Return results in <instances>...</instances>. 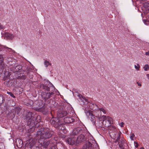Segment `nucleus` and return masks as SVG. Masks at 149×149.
I'll return each instance as SVG.
<instances>
[{
    "label": "nucleus",
    "mask_w": 149,
    "mask_h": 149,
    "mask_svg": "<svg viewBox=\"0 0 149 149\" xmlns=\"http://www.w3.org/2000/svg\"><path fill=\"white\" fill-rule=\"evenodd\" d=\"M38 118L37 114L31 112H29L26 114L25 119L28 125L29 126L31 131L33 130L35 132L36 131L37 133L40 127H42L40 126V123L38 122V120L36 121L37 118Z\"/></svg>",
    "instance_id": "nucleus-1"
},
{
    "label": "nucleus",
    "mask_w": 149,
    "mask_h": 149,
    "mask_svg": "<svg viewBox=\"0 0 149 149\" xmlns=\"http://www.w3.org/2000/svg\"><path fill=\"white\" fill-rule=\"evenodd\" d=\"M54 132L47 128H44L42 127H40L38 130L36 135L40 136L42 138L48 139L51 138L54 134Z\"/></svg>",
    "instance_id": "nucleus-2"
},
{
    "label": "nucleus",
    "mask_w": 149,
    "mask_h": 149,
    "mask_svg": "<svg viewBox=\"0 0 149 149\" xmlns=\"http://www.w3.org/2000/svg\"><path fill=\"white\" fill-rule=\"evenodd\" d=\"M57 114L59 117H62L67 116L68 113L67 111V107L64 106H58L57 108Z\"/></svg>",
    "instance_id": "nucleus-3"
},
{
    "label": "nucleus",
    "mask_w": 149,
    "mask_h": 149,
    "mask_svg": "<svg viewBox=\"0 0 149 149\" xmlns=\"http://www.w3.org/2000/svg\"><path fill=\"white\" fill-rule=\"evenodd\" d=\"M38 107H35L34 109L36 111L42 112L44 114H45L47 112V104H44L42 107V102H39Z\"/></svg>",
    "instance_id": "nucleus-4"
},
{
    "label": "nucleus",
    "mask_w": 149,
    "mask_h": 149,
    "mask_svg": "<svg viewBox=\"0 0 149 149\" xmlns=\"http://www.w3.org/2000/svg\"><path fill=\"white\" fill-rule=\"evenodd\" d=\"M45 84H41L40 85L39 87L40 89L42 90H43L45 91H50V88L46 85H48L49 84H50V85L54 87V89L55 88L53 85L50 83L49 81H45L44 82Z\"/></svg>",
    "instance_id": "nucleus-5"
},
{
    "label": "nucleus",
    "mask_w": 149,
    "mask_h": 149,
    "mask_svg": "<svg viewBox=\"0 0 149 149\" xmlns=\"http://www.w3.org/2000/svg\"><path fill=\"white\" fill-rule=\"evenodd\" d=\"M50 122L52 125L54 126L55 128L60 129L62 124L60 121L56 118H54L51 119Z\"/></svg>",
    "instance_id": "nucleus-6"
},
{
    "label": "nucleus",
    "mask_w": 149,
    "mask_h": 149,
    "mask_svg": "<svg viewBox=\"0 0 149 149\" xmlns=\"http://www.w3.org/2000/svg\"><path fill=\"white\" fill-rule=\"evenodd\" d=\"M102 117L103 119L102 122L103 125L106 127H109L110 125L111 124V118L109 116H107L104 115L102 116Z\"/></svg>",
    "instance_id": "nucleus-7"
},
{
    "label": "nucleus",
    "mask_w": 149,
    "mask_h": 149,
    "mask_svg": "<svg viewBox=\"0 0 149 149\" xmlns=\"http://www.w3.org/2000/svg\"><path fill=\"white\" fill-rule=\"evenodd\" d=\"M77 138L74 137L73 135H70L66 140V142L69 144L72 145L74 144H76Z\"/></svg>",
    "instance_id": "nucleus-8"
},
{
    "label": "nucleus",
    "mask_w": 149,
    "mask_h": 149,
    "mask_svg": "<svg viewBox=\"0 0 149 149\" xmlns=\"http://www.w3.org/2000/svg\"><path fill=\"white\" fill-rule=\"evenodd\" d=\"M96 119L97 120L96 122H95V124L93 125H95L97 129H102V125H103L102 122V118L99 116H96Z\"/></svg>",
    "instance_id": "nucleus-9"
},
{
    "label": "nucleus",
    "mask_w": 149,
    "mask_h": 149,
    "mask_svg": "<svg viewBox=\"0 0 149 149\" xmlns=\"http://www.w3.org/2000/svg\"><path fill=\"white\" fill-rule=\"evenodd\" d=\"M54 94L53 92H46L42 91L41 93L42 97L44 98L45 101L50 99L52 96Z\"/></svg>",
    "instance_id": "nucleus-10"
},
{
    "label": "nucleus",
    "mask_w": 149,
    "mask_h": 149,
    "mask_svg": "<svg viewBox=\"0 0 149 149\" xmlns=\"http://www.w3.org/2000/svg\"><path fill=\"white\" fill-rule=\"evenodd\" d=\"M86 141V137L85 136L84 134L81 133V134L77 137L76 145L77 146L78 144L79 143H85Z\"/></svg>",
    "instance_id": "nucleus-11"
},
{
    "label": "nucleus",
    "mask_w": 149,
    "mask_h": 149,
    "mask_svg": "<svg viewBox=\"0 0 149 149\" xmlns=\"http://www.w3.org/2000/svg\"><path fill=\"white\" fill-rule=\"evenodd\" d=\"M84 130L81 127L76 128L73 130L71 135H73L74 137L78 134H80L83 132Z\"/></svg>",
    "instance_id": "nucleus-12"
},
{
    "label": "nucleus",
    "mask_w": 149,
    "mask_h": 149,
    "mask_svg": "<svg viewBox=\"0 0 149 149\" xmlns=\"http://www.w3.org/2000/svg\"><path fill=\"white\" fill-rule=\"evenodd\" d=\"M85 142L86 144L83 146V149H94V145L90 142L86 141Z\"/></svg>",
    "instance_id": "nucleus-13"
},
{
    "label": "nucleus",
    "mask_w": 149,
    "mask_h": 149,
    "mask_svg": "<svg viewBox=\"0 0 149 149\" xmlns=\"http://www.w3.org/2000/svg\"><path fill=\"white\" fill-rule=\"evenodd\" d=\"M4 84L8 87H13L17 84V81L14 80H9L8 81H6Z\"/></svg>",
    "instance_id": "nucleus-14"
},
{
    "label": "nucleus",
    "mask_w": 149,
    "mask_h": 149,
    "mask_svg": "<svg viewBox=\"0 0 149 149\" xmlns=\"http://www.w3.org/2000/svg\"><path fill=\"white\" fill-rule=\"evenodd\" d=\"M65 123H72L75 122V120L73 117L67 116L63 119Z\"/></svg>",
    "instance_id": "nucleus-15"
},
{
    "label": "nucleus",
    "mask_w": 149,
    "mask_h": 149,
    "mask_svg": "<svg viewBox=\"0 0 149 149\" xmlns=\"http://www.w3.org/2000/svg\"><path fill=\"white\" fill-rule=\"evenodd\" d=\"M20 73L19 74H18L17 78V79H21V80H25L26 78L27 77V74H24V72H25L24 70H23L22 71H20Z\"/></svg>",
    "instance_id": "nucleus-16"
},
{
    "label": "nucleus",
    "mask_w": 149,
    "mask_h": 149,
    "mask_svg": "<svg viewBox=\"0 0 149 149\" xmlns=\"http://www.w3.org/2000/svg\"><path fill=\"white\" fill-rule=\"evenodd\" d=\"M55 141L54 140H49L47 141H45L44 143V145L43 146L46 147L48 146H53V143Z\"/></svg>",
    "instance_id": "nucleus-17"
},
{
    "label": "nucleus",
    "mask_w": 149,
    "mask_h": 149,
    "mask_svg": "<svg viewBox=\"0 0 149 149\" xmlns=\"http://www.w3.org/2000/svg\"><path fill=\"white\" fill-rule=\"evenodd\" d=\"M37 137H38V142L39 144V145L40 144L41 146H43L44 145L45 143V139L44 138H42L40 136V135L39 136H37L36 135Z\"/></svg>",
    "instance_id": "nucleus-18"
},
{
    "label": "nucleus",
    "mask_w": 149,
    "mask_h": 149,
    "mask_svg": "<svg viewBox=\"0 0 149 149\" xmlns=\"http://www.w3.org/2000/svg\"><path fill=\"white\" fill-rule=\"evenodd\" d=\"M119 146L120 148L122 149H124L125 146L127 145L125 141L121 140L118 141Z\"/></svg>",
    "instance_id": "nucleus-19"
},
{
    "label": "nucleus",
    "mask_w": 149,
    "mask_h": 149,
    "mask_svg": "<svg viewBox=\"0 0 149 149\" xmlns=\"http://www.w3.org/2000/svg\"><path fill=\"white\" fill-rule=\"evenodd\" d=\"M144 6L145 12L147 13L149 12V1H147L144 4Z\"/></svg>",
    "instance_id": "nucleus-20"
},
{
    "label": "nucleus",
    "mask_w": 149,
    "mask_h": 149,
    "mask_svg": "<svg viewBox=\"0 0 149 149\" xmlns=\"http://www.w3.org/2000/svg\"><path fill=\"white\" fill-rule=\"evenodd\" d=\"M14 69L13 70H14V71L15 72H20L19 71L22 69V67L21 65H19L16 66H15L14 67Z\"/></svg>",
    "instance_id": "nucleus-21"
},
{
    "label": "nucleus",
    "mask_w": 149,
    "mask_h": 149,
    "mask_svg": "<svg viewBox=\"0 0 149 149\" xmlns=\"http://www.w3.org/2000/svg\"><path fill=\"white\" fill-rule=\"evenodd\" d=\"M90 116H91V120L93 122V124H95V122L97 119H96V117L92 113L91 114H90Z\"/></svg>",
    "instance_id": "nucleus-22"
},
{
    "label": "nucleus",
    "mask_w": 149,
    "mask_h": 149,
    "mask_svg": "<svg viewBox=\"0 0 149 149\" xmlns=\"http://www.w3.org/2000/svg\"><path fill=\"white\" fill-rule=\"evenodd\" d=\"M5 36L8 39H12L14 37V36L13 34L8 33H6Z\"/></svg>",
    "instance_id": "nucleus-23"
},
{
    "label": "nucleus",
    "mask_w": 149,
    "mask_h": 149,
    "mask_svg": "<svg viewBox=\"0 0 149 149\" xmlns=\"http://www.w3.org/2000/svg\"><path fill=\"white\" fill-rule=\"evenodd\" d=\"M15 112L13 111L8 114V116L10 119H12L15 117Z\"/></svg>",
    "instance_id": "nucleus-24"
},
{
    "label": "nucleus",
    "mask_w": 149,
    "mask_h": 149,
    "mask_svg": "<svg viewBox=\"0 0 149 149\" xmlns=\"http://www.w3.org/2000/svg\"><path fill=\"white\" fill-rule=\"evenodd\" d=\"M5 67V65L4 64V62L3 63H0V73L2 72H3V69Z\"/></svg>",
    "instance_id": "nucleus-25"
},
{
    "label": "nucleus",
    "mask_w": 149,
    "mask_h": 149,
    "mask_svg": "<svg viewBox=\"0 0 149 149\" xmlns=\"http://www.w3.org/2000/svg\"><path fill=\"white\" fill-rule=\"evenodd\" d=\"M78 97L80 98L81 100L84 103H85L86 101V99L85 97H84L81 94H79L77 96Z\"/></svg>",
    "instance_id": "nucleus-26"
},
{
    "label": "nucleus",
    "mask_w": 149,
    "mask_h": 149,
    "mask_svg": "<svg viewBox=\"0 0 149 149\" xmlns=\"http://www.w3.org/2000/svg\"><path fill=\"white\" fill-rule=\"evenodd\" d=\"M21 110V109L19 107H16L15 109V110L14 111L15 112V113H16L19 116V113Z\"/></svg>",
    "instance_id": "nucleus-27"
},
{
    "label": "nucleus",
    "mask_w": 149,
    "mask_h": 149,
    "mask_svg": "<svg viewBox=\"0 0 149 149\" xmlns=\"http://www.w3.org/2000/svg\"><path fill=\"white\" fill-rule=\"evenodd\" d=\"M44 63L46 67H47L49 65L51 66L52 65L51 63H50L49 61L47 60L45 61Z\"/></svg>",
    "instance_id": "nucleus-28"
},
{
    "label": "nucleus",
    "mask_w": 149,
    "mask_h": 149,
    "mask_svg": "<svg viewBox=\"0 0 149 149\" xmlns=\"http://www.w3.org/2000/svg\"><path fill=\"white\" fill-rule=\"evenodd\" d=\"M5 101V99L1 95H0V104H2Z\"/></svg>",
    "instance_id": "nucleus-29"
},
{
    "label": "nucleus",
    "mask_w": 149,
    "mask_h": 149,
    "mask_svg": "<svg viewBox=\"0 0 149 149\" xmlns=\"http://www.w3.org/2000/svg\"><path fill=\"white\" fill-rule=\"evenodd\" d=\"M85 112L86 115L88 116H90V115L91 114V113H92V111H90L89 110H85Z\"/></svg>",
    "instance_id": "nucleus-30"
},
{
    "label": "nucleus",
    "mask_w": 149,
    "mask_h": 149,
    "mask_svg": "<svg viewBox=\"0 0 149 149\" xmlns=\"http://www.w3.org/2000/svg\"><path fill=\"white\" fill-rule=\"evenodd\" d=\"M4 60V59L3 55L2 54H0V63H3V62Z\"/></svg>",
    "instance_id": "nucleus-31"
},
{
    "label": "nucleus",
    "mask_w": 149,
    "mask_h": 149,
    "mask_svg": "<svg viewBox=\"0 0 149 149\" xmlns=\"http://www.w3.org/2000/svg\"><path fill=\"white\" fill-rule=\"evenodd\" d=\"M143 68L145 71H148L149 70V66L148 64L145 65Z\"/></svg>",
    "instance_id": "nucleus-32"
},
{
    "label": "nucleus",
    "mask_w": 149,
    "mask_h": 149,
    "mask_svg": "<svg viewBox=\"0 0 149 149\" xmlns=\"http://www.w3.org/2000/svg\"><path fill=\"white\" fill-rule=\"evenodd\" d=\"M7 93L11 97H13V98H15V97L14 96L13 94L11 92H7Z\"/></svg>",
    "instance_id": "nucleus-33"
},
{
    "label": "nucleus",
    "mask_w": 149,
    "mask_h": 149,
    "mask_svg": "<svg viewBox=\"0 0 149 149\" xmlns=\"http://www.w3.org/2000/svg\"><path fill=\"white\" fill-rule=\"evenodd\" d=\"M137 66H136V65H134L135 68L137 70H139V68H140V66L139 65V64L137 63Z\"/></svg>",
    "instance_id": "nucleus-34"
},
{
    "label": "nucleus",
    "mask_w": 149,
    "mask_h": 149,
    "mask_svg": "<svg viewBox=\"0 0 149 149\" xmlns=\"http://www.w3.org/2000/svg\"><path fill=\"white\" fill-rule=\"evenodd\" d=\"M26 70H27V71H28L27 73V75H28L29 74V73H30V72L29 71H31L32 70V69L31 68H30V67H29V68H27L26 69Z\"/></svg>",
    "instance_id": "nucleus-35"
},
{
    "label": "nucleus",
    "mask_w": 149,
    "mask_h": 149,
    "mask_svg": "<svg viewBox=\"0 0 149 149\" xmlns=\"http://www.w3.org/2000/svg\"><path fill=\"white\" fill-rule=\"evenodd\" d=\"M143 22L144 24L146 25H149V21L147 20H143Z\"/></svg>",
    "instance_id": "nucleus-36"
},
{
    "label": "nucleus",
    "mask_w": 149,
    "mask_h": 149,
    "mask_svg": "<svg viewBox=\"0 0 149 149\" xmlns=\"http://www.w3.org/2000/svg\"><path fill=\"white\" fill-rule=\"evenodd\" d=\"M99 110L100 111H102L105 114L106 113V112L105 110L102 108H100L99 109Z\"/></svg>",
    "instance_id": "nucleus-37"
},
{
    "label": "nucleus",
    "mask_w": 149,
    "mask_h": 149,
    "mask_svg": "<svg viewBox=\"0 0 149 149\" xmlns=\"http://www.w3.org/2000/svg\"><path fill=\"white\" fill-rule=\"evenodd\" d=\"M135 135L134 134V133H132V134H131V135L130 136V138L131 140H133L134 139H133V137H134V136H135Z\"/></svg>",
    "instance_id": "nucleus-38"
},
{
    "label": "nucleus",
    "mask_w": 149,
    "mask_h": 149,
    "mask_svg": "<svg viewBox=\"0 0 149 149\" xmlns=\"http://www.w3.org/2000/svg\"><path fill=\"white\" fill-rule=\"evenodd\" d=\"M120 134H119L118 137H117V139H116V141H118L120 140Z\"/></svg>",
    "instance_id": "nucleus-39"
},
{
    "label": "nucleus",
    "mask_w": 149,
    "mask_h": 149,
    "mask_svg": "<svg viewBox=\"0 0 149 149\" xmlns=\"http://www.w3.org/2000/svg\"><path fill=\"white\" fill-rule=\"evenodd\" d=\"M29 105H32L33 104V101L32 100H30L29 102Z\"/></svg>",
    "instance_id": "nucleus-40"
},
{
    "label": "nucleus",
    "mask_w": 149,
    "mask_h": 149,
    "mask_svg": "<svg viewBox=\"0 0 149 149\" xmlns=\"http://www.w3.org/2000/svg\"><path fill=\"white\" fill-rule=\"evenodd\" d=\"M18 142H19V144H20L21 145H22L23 143L21 139H19L18 140Z\"/></svg>",
    "instance_id": "nucleus-41"
},
{
    "label": "nucleus",
    "mask_w": 149,
    "mask_h": 149,
    "mask_svg": "<svg viewBox=\"0 0 149 149\" xmlns=\"http://www.w3.org/2000/svg\"><path fill=\"white\" fill-rule=\"evenodd\" d=\"M4 27L0 23V29H3Z\"/></svg>",
    "instance_id": "nucleus-42"
},
{
    "label": "nucleus",
    "mask_w": 149,
    "mask_h": 149,
    "mask_svg": "<svg viewBox=\"0 0 149 149\" xmlns=\"http://www.w3.org/2000/svg\"><path fill=\"white\" fill-rule=\"evenodd\" d=\"M134 143L136 144V145L135 146V147L136 148H137L139 146V144L137 142L135 141L134 142Z\"/></svg>",
    "instance_id": "nucleus-43"
},
{
    "label": "nucleus",
    "mask_w": 149,
    "mask_h": 149,
    "mask_svg": "<svg viewBox=\"0 0 149 149\" xmlns=\"http://www.w3.org/2000/svg\"><path fill=\"white\" fill-rule=\"evenodd\" d=\"M12 104L11 105L12 106H15V103L14 102L12 101Z\"/></svg>",
    "instance_id": "nucleus-44"
},
{
    "label": "nucleus",
    "mask_w": 149,
    "mask_h": 149,
    "mask_svg": "<svg viewBox=\"0 0 149 149\" xmlns=\"http://www.w3.org/2000/svg\"><path fill=\"white\" fill-rule=\"evenodd\" d=\"M51 147L49 149H55V146H54V145H53V146H51Z\"/></svg>",
    "instance_id": "nucleus-45"
},
{
    "label": "nucleus",
    "mask_w": 149,
    "mask_h": 149,
    "mask_svg": "<svg viewBox=\"0 0 149 149\" xmlns=\"http://www.w3.org/2000/svg\"><path fill=\"white\" fill-rule=\"evenodd\" d=\"M3 46H0V51H1L3 49Z\"/></svg>",
    "instance_id": "nucleus-46"
},
{
    "label": "nucleus",
    "mask_w": 149,
    "mask_h": 149,
    "mask_svg": "<svg viewBox=\"0 0 149 149\" xmlns=\"http://www.w3.org/2000/svg\"><path fill=\"white\" fill-rule=\"evenodd\" d=\"M137 84L138 85V86H141V84H140L138 82H137Z\"/></svg>",
    "instance_id": "nucleus-47"
},
{
    "label": "nucleus",
    "mask_w": 149,
    "mask_h": 149,
    "mask_svg": "<svg viewBox=\"0 0 149 149\" xmlns=\"http://www.w3.org/2000/svg\"><path fill=\"white\" fill-rule=\"evenodd\" d=\"M145 54L146 55H148V56H149V52H146Z\"/></svg>",
    "instance_id": "nucleus-48"
},
{
    "label": "nucleus",
    "mask_w": 149,
    "mask_h": 149,
    "mask_svg": "<svg viewBox=\"0 0 149 149\" xmlns=\"http://www.w3.org/2000/svg\"><path fill=\"white\" fill-rule=\"evenodd\" d=\"M121 125H120V126L121 127H123V125L124 124V123H123V122H122L121 123Z\"/></svg>",
    "instance_id": "nucleus-49"
},
{
    "label": "nucleus",
    "mask_w": 149,
    "mask_h": 149,
    "mask_svg": "<svg viewBox=\"0 0 149 149\" xmlns=\"http://www.w3.org/2000/svg\"><path fill=\"white\" fill-rule=\"evenodd\" d=\"M5 48H6V49H11V50H12V49H11V48H10L8 47H4Z\"/></svg>",
    "instance_id": "nucleus-50"
},
{
    "label": "nucleus",
    "mask_w": 149,
    "mask_h": 149,
    "mask_svg": "<svg viewBox=\"0 0 149 149\" xmlns=\"http://www.w3.org/2000/svg\"><path fill=\"white\" fill-rule=\"evenodd\" d=\"M146 75L148 79L149 80V74H147Z\"/></svg>",
    "instance_id": "nucleus-51"
},
{
    "label": "nucleus",
    "mask_w": 149,
    "mask_h": 149,
    "mask_svg": "<svg viewBox=\"0 0 149 149\" xmlns=\"http://www.w3.org/2000/svg\"><path fill=\"white\" fill-rule=\"evenodd\" d=\"M3 79L4 81L6 80V77H4L3 78Z\"/></svg>",
    "instance_id": "nucleus-52"
},
{
    "label": "nucleus",
    "mask_w": 149,
    "mask_h": 149,
    "mask_svg": "<svg viewBox=\"0 0 149 149\" xmlns=\"http://www.w3.org/2000/svg\"><path fill=\"white\" fill-rule=\"evenodd\" d=\"M32 75L29 76V78L31 77V78H32Z\"/></svg>",
    "instance_id": "nucleus-53"
},
{
    "label": "nucleus",
    "mask_w": 149,
    "mask_h": 149,
    "mask_svg": "<svg viewBox=\"0 0 149 149\" xmlns=\"http://www.w3.org/2000/svg\"><path fill=\"white\" fill-rule=\"evenodd\" d=\"M6 108V109L7 110V106H4Z\"/></svg>",
    "instance_id": "nucleus-54"
},
{
    "label": "nucleus",
    "mask_w": 149,
    "mask_h": 149,
    "mask_svg": "<svg viewBox=\"0 0 149 149\" xmlns=\"http://www.w3.org/2000/svg\"><path fill=\"white\" fill-rule=\"evenodd\" d=\"M72 149H78L77 148L75 147L72 148Z\"/></svg>",
    "instance_id": "nucleus-55"
},
{
    "label": "nucleus",
    "mask_w": 149,
    "mask_h": 149,
    "mask_svg": "<svg viewBox=\"0 0 149 149\" xmlns=\"http://www.w3.org/2000/svg\"><path fill=\"white\" fill-rule=\"evenodd\" d=\"M144 149V148L143 147H141L140 148V149Z\"/></svg>",
    "instance_id": "nucleus-56"
},
{
    "label": "nucleus",
    "mask_w": 149,
    "mask_h": 149,
    "mask_svg": "<svg viewBox=\"0 0 149 149\" xmlns=\"http://www.w3.org/2000/svg\"><path fill=\"white\" fill-rule=\"evenodd\" d=\"M92 104L94 105V106H97V105H95V104L94 105L93 104Z\"/></svg>",
    "instance_id": "nucleus-57"
},
{
    "label": "nucleus",
    "mask_w": 149,
    "mask_h": 149,
    "mask_svg": "<svg viewBox=\"0 0 149 149\" xmlns=\"http://www.w3.org/2000/svg\"><path fill=\"white\" fill-rule=\"evenodd\" d=\"M16 143H17V140L16 141Z\"/></svg>",
    "instance_id": "nucleus-58"
}]
</instances>
